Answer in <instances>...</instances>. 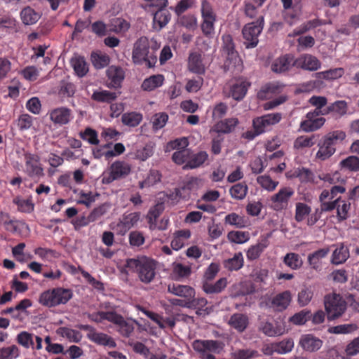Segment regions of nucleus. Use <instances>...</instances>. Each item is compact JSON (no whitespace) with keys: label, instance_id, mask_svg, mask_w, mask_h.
<instances>
[{"label":"nucleus","instance_id":"f257e3e1","mask_svg":"<svg viewBox=\"0 0 359 359\" xmlns=\"http://www.w3.org/2000/svg\"><path fill=\"white\" fill-rule=\"evenodd\" d=\"M158 46L146 36L139 38L133 44L132 60L135 65L145 64L149 68L154 67L157 62L156 51Z\"/></svg>","mask_w":359,"mask_h":359},{"label":"nucleus","instance_id":"f03ea898","mask_svg":"<svg viewBox=\"0 0 359 359\" xmlns=\"http://www.w3.org/2000/svg\"><path fill=\"white\" fill-rule=\"evenodd\" d=\"M126 266L136 271L140 280L144 283L151 282L156 275V262L147 257L129 259L127 260Z\"/></svg>","mask_w":359,"mask_h":359},{"label":"nucleus","instance_id":"7ed1b4c3","mask_svg":"<svg viewBox=\"0 0 359 359\" xmlns=\"http://www.w3.org/2000/svg\"><path fill=\"white\" fill-rule=\"evenodd\" d=\"M73 297L71 289L62 287L48 289L41 293L39 303L44 306L52 308L66 304Z\"/></svg>","mask_w":359,"mask_h":359},{"label":"nucleus","instance_id":"20e7f679","mask_svg":"<svg viewBox=\"0 0 359 359\" xmlns=\"http://www.w3.org/2000/svg\"><path fill=\"white\" fill-rule=\"evenodd\" d=\"M346 302L339 294H332L325 298V308L327 319L335 320L342 316L346 310Z\"/></svg>","mask_w":359,"mask_h":359},{"label":"nucleus","instance_id":"39448f33","mask_svg":"<svg viewBox=\"0 0 359 359\" xmlns=\"http://www.w3.org/2000/svg\"><path fill=\"white\" fill-rule=\"evenodd\" d=\"M281 119L282 114L278 112L268 114L254 119L252 123L254 131L252 133L248 132V140H252L269 130L272 126L279 123Z\"/></svg>","mask_w":359,"mask_h":359},{"label":"nucleus","instance_id":"423d86ee","mask_svg":"<svg viewBox=\"0 0 359 359\" xmlns=\"http://www.w3.org/2000/svg\"><path fill=\"white\" fill-rule=\"evenodd\" d=\"M222 39L223 42V52L226 57V61L224 64V69L226 70H230L232 68L239 67L241 65L242 62L238 52L235 50L232 36L230 34H224Z\"/></svg>","mask_w":359,"mask_h":359},{"label":"nucleus","instance_id":"0eeeda50","mask_svg":"<svg viewBox=\"0 0 359 359\" xmlns=\"http://www.w3.org/2000/svg\"><path fill=\"white\" fill-rule=\"evenodd\" d=\"M252 14H250L248 6V48H254L258 44V36L263 29L264 18L262 15H255V6L252 7Z\"/></svg>","mask_w":359,"mask_h":359},{"label":"nucleus","instance_id":"6e6552de","mask_svg":"<svg viewBox=\"0 0 359 359\" xmlns=\"http://www.w3.org/2000/svg\"><path fill=\"white\" fill-rule=\"evenodd\" d=\"M24 172L32 179L39 180L44 176L43 168L40 162V157L36 154L24 151Z\"/></svg>","mask_w":359,"mask_h":359},{"label":"nucleus","instance_id":"1a4fd4ad","mask_svg":"<svg viewBox=\"0 0 359 359\" xmlns=\"http://www.w3.org/2000/svg\"><path fill=\"white\" fill-rule=\"evenodd\" d=\"M260 330L265 335L270 337L281 336L289 330L286 326V323L282 318H278L275 320L274 323L269 322L263 323Z\"/></svg>","mask_w":359,"mask_h":359},{"label":"nucleus","instance_id":"9d476101","mask_svg":"<svg viewBox=\"0 0 359 359\" xmlns=\"http://www.w3.org/2000/svg\"><path fill=\"white\" fill-rule=\"evenodd\" d=\"M294 195L290 187H283L271 197V205L274 210H279L287 208L290 198Z\"/></svg>","mask_w":359,"mask_h":359},{"label":"nucleus","instance_id":"9b49d317","mask_svg":"<svg viewBox=\"0 0 359 359\" xmlns=\"http://www.w3.org/2000/svg\"><path fill=\"white\" fill-rule=\"evenodd\" d=\"M131 171L130 165L124 162L116 161L110 167L109 175L105 178L107 183H111L114 180L126 177Z\"/></svg>","mask_w":359,"mask_h":359},{"label":"nucleus","instance_id":"f8f14e48","mask_svg":"<svg viewBox=\"0 0 359 359\" xmlns=\"http://www.w3.org/2000/svg\"><path fill=\"white\" fill-rule=\"evenodd\" d=\"M321 63L319 60L310 54L301 55L294 59V66L307 71H316L320 68Z\"/></svg>","mask_w":359,"mask_h":359},{"label":"nucleus","instance_id":"ddd939ff","mask_svg":"<svg viewBox=\"0 0 359 359\" xmlns=\"http://www.w3.org/2000/svg\"><path fill=\"white\" fill-rule=\"evenodd\" d=\"M187 69L191 73L201 76L205 73V65L203 58L199 52L190 53L188 61Z\"/></svg>","mask_w":359,"mask_h":359},{"label":"nucleus","instance_id":"4468645a","mask_svg":"<svg viewBox=\"0 0 359 359\" xmlns=\"http://www.w3.org/2000/svg\"><path fill=\"white\" fill-rule=\"evenodd\" d=\"M330 248L326 247L318 249L310 254L307 257L308 264L310 267L316 271H320L322 269L323 259L327 257L330 253Z\"/></svg>","mask_w":359,"mask_h":359},{"label":"nucleus","instance_id":"2eb2a0df","mask_svg":"<svg viewBox=\"0 0 359 359\" xmlns=\"http://www.w3.org/2000/svg\"><path fill=\"white\" fill-rule=\"evenodd\" d=\"M285 88V85L278 81L269 83L262 86L257 93V97L260 100H269L273 96L282 93Z\"/></svg>","mask_w":359,"mask_h":359},{"label":"nucleus","instance_id":"dca6fc26","mask_svg":"<svg viewBox=\"0 0 359 359\" xmlns=\"http://www.w3.org/2000/svg\"><path fill=\"white\" fill-rule=\"evenodd\" d=\"M294 61L292 55L285 54L276 58L271 65V69L275 73H283L294 66Z\"/></svg>","mask_w":359,"mask_h":359},{"label":"nucleus","instance_id":"f3484780","mask_svg":"<svg viewBox=\"0 0 359 359\" xmlns=\"http://www.w3.org/2000/svg\"><path fill=\"white\" fill-rule=\"evenodd\" d=\"M299 345L306 351L315 352L322 347L323 341L313 334H305L301 336Z\"/></svg>","mask_w":359,"mask_h":359},{"label":"nucleus","instance_id":"a211bd4d","mask_svg":"<svg viewBox=\"0 0 359 359\" xmlns=\"http://www.w3.org/2000/svg\"><path fill=\"white\" fill-rule=\"evenodd\" d=\"M227 283V278L224 277L220 278L215 283H213L212 280L202 281V290L208 295L217 294L225 290Z\"/></svg>","mask_w":359,"mask_h":359},{"label":"nucleus","instance_id":"6ab92c4d","mask_svg":"<svg viewBox=\"0 0 359 359\" xmlns=\"http://www.w3.org/2000/svg\"><path fill=\"white\" fill-rule=\"evenodd\" d=\"M168 290L169 292L184 297L185 299L193 302L195 297V290L188 285H182L177 283L170 284Z\"/></svg>","mask_w":359,"mask_h":359},{"label":"nucleus","instance_id":"aec40b11","mask_svg":"<svg viewBox=\"0 0 359 359\" xmlns=\"http://www.w3.org/2000/svg\"><path fill=\"white\" fill-rule=\"evenodd\" d=\"M114 315L116 320L111 323L118 327V332L121 335L126 337H129L134 331L136 322L125 320L121 315L116 311Z\"/></svg>","mask_w":359,"mask_h":359},{"label":"nucleus","instance_id":"412c9836","mask_svg":"<svg viewBox=\"0 0 359 359\" xmlns=\"http://www.w3.org/2000/svg\"><path fill=\"white\" fill-rule=\"evenodd\" d=\"M140 215L137 212H131L128 215H123L122 219L117 224L118 233L124 235L138 222Z\"/></svg>","mask_w":359,"mask_h":359},{"label":"nucleus","instance_id":"4be33fe9","mask_svg":"<svg viewBox=\"0 0 359 359\" xmlns=\"http://www.w3.org/2000/svg\"><path fill=\"white\" fill-rule=\"evenodd\" d=\"M72 118V111L67 107H58L52 110L50 113V120L59 125L67 124Z\"/></svg>","mask_w":359,"mask_h":359},{"label":"nucleus","instance_id":"5701e85b","mask_svg":"<svg viewBox=\"0 0 359 359\" xmlns=\"http://www.w3.org/2000/svg\"><path fill=\"white\" fill-rule=\"evenodd\" d=\"M291 301V292L286 290L278 294L272 299L271 307L276 311H283L288 307Z\"/></svg>","mask_w":359,"mask_h":359},{"label":"nucleus","instance_id":"b1692460","mask_svg":"<svg viewBox=\"0 0 359 359\" xmlns=\"http://www.w3.org/2000/svg\"><path fill=\"white\" fill-rule=\"evenodd\" d=\"M251 276L255 283L252 285L250 289L248 288V293L257 292L263 288L262 285L266 283L268 278V271L266 269H256L252 272Z\"/></svg>","mask_w":359,"mask_h":359},{"label":"nucleus","instance_id":"393cba45","mask_svg":"<svg viewBox=\"0 0 359 359\" xmlns=\"http://www.w3.org/2000/svg\"><path fill=\"white\" fill-rule=\"evenodd\" d=\"M20 19L25 25L36 24L41 17L40 13L36 12L30 6H26L20 13Z\"/></svg>","mask_w":359,"mask_h":359},{"label":"nucleus","instance_id":"a878e982","mask_svg":"<svg viewBox=\"0 0 359 359\" xmlns=\"http://www.w3.org/2000/svg\"><path fill=\"white\" fill-rule=\"evenodd\" d=\"M107 75L110 80V86L118 88L124 79V72L120 67L110 66L107 70Z\"/></svg>","mask_w":359,"mask_h":359},{"label":"nucleus","instance_id":"bb28decb","mask_svg":"<svg viewBox=\"0 0 359 359\" xmlns=\"http://www.w3.org/2000/svg\"><path fill=\"white\" fill-rule=\"evenodd\" d=\"M349 256L350 254L348 247L344 243H340L337 245L332 252L331 263L334 265L341 264L348 259Z\"/></svg>","mask_w":359,"mask_h":359},{"label":"nucleus","instance_id":"cd10ccee","mask_svg":"<svg viewBox=\"0 0 359 359\" xmlns=\"http://www.w3.org/2000/svg\"><path fill=\"white\" fill-rule=\"evenodd\" d=\"M87 338L91 341L102 346L114 348L116 343L112 337L102 332H97L96 330L92 334H87Z\"/></svg>","mask_w":359,"mask_h":359},{"label":"nucleus","instance_id":"c85d7f7f","mask_svg":"<svg viewBox=\"0 0 359 359\" xmlns=\"http://www.w3.org/2000/svg\"><path fill=\"white\" fill-rule=\"evenodd\" d=\"M319 149L316 154V158L320 161H325L329 158L335 152V147H333L329 142L326 141L325 138L319 142L318 144Z\"/></svg>","mask_w":359,"mask_h":359},{"label":"nucleus","instance_id":"c756f323","mask_svg":"<svg viewBox=\"0 0 359 359\" xmlns=\"http://www.w3.org/2000/svg\"><path fill=\"white\" fill-rule=\"evenodd\" d=\"M191 237V231L189 229L177 231L174 233L171 241V247L174 250H179L182 248L187 240Z\"/></svg>","mask_w":359,"mask_h":359},{"label":"nucleus","instance_id":"7c9ffc66","mask_svg":"<svg viewBox=\"0 0 359 359\" xmlns=\"http://www.w3.org/2000/svg\"><path fill=\"white\" fill-rule=\"evenodd\" d=\"M247 93V83L245 81L236 83L230 87L227 97L240 101L243 99Z\"/></svg>","mask_w":359,"mask_h":359},{"label":"nucleus","instance_id":"2f4dec72","mask_svg":"<svg viewBox=\"0 0 359 359\" xmlns=\"http://www.w3.org/2000/svg\"><path fill=\"white\" fill-rule=\"evenodd\" d=\"M164 81L163 75H152L144 80L142 83V88L144 91H151L161 86Z\"/></svg>","mask_w":359,"mask_h":359},{"label":"nucleus","instance_id":"473e14b6","mask_svg":"<svg viewBox=\"0 0 359 359\" xmlns=\"http://www.w3.org/2000/svg\"><path fill=\"white\" fill-rule=\"evenodd\" d=\"M238 123V121L236 118H226L217 123L215 125V130L217 133H229L234 129Z\"/></svg>","mask_w":359,"mask_h":359},{"label":"nucleus","instance_id":"72a5a7b5","mask_svg":"<svg viewBox=\"0 0 359 359\" xmlns=\"http://www.w3.org/2000/svg\"><path fill=\"white\" fill-rule=\"evenodd\" d=\"M142 114L135 111L125 113L121 116L123 124L129 127L137 126L142 122Z\"/></svg>","mask_w":359,"mask_h":359},{"label":"nucleus","instance_id":"f704fd0d","mask_svg":"<svg viewBox=\"0 0 359 359\" xmlns=\"http://www.w3.org/2000/svg\"><path fill=\"white\" fill-rule=\"evenodd\" d=\"M129 28V22L121 18L113 19L109 25V31L116 34L125 33L128 30Z\"/></svg>","mask_w":359,"mask_h":359},{"label":"nucleus","instance_id":"c9c22d12","mask_svg":"<svg viewBox=\"0 0 359 359\" xmlns=\"http://www.w3.org/2000/svg\"><path fill=\"white\" fill-rule=\"evenodd\" d=\"M208 154L205 151H200L189 156L184 168L194 169L202 165L208 159Z\"/></svg>","mask_w":359,"mask_h":359},{"label":"nucleus","instance_id":"e433bc0d","mask_svg":"<svg viewBox=\"0 0 359 359\" xmlns=\"http://www.w3.org/2000/svg\"><path fill=\"white\" fill-rule=\"evenodd\" d=\"M114 313H115L114 311H100L89 313L88 315V318L90 320L97 323H100L103 320H107L111 323V321H114L116 320L114 318Z\"/></svg>","mask_w":359,"mask_h":359},{"label":"nucleus","instance_id":"4c0bfd02","mask_svg":"<svg viewBox=\"0 0 359 359\" xmlns=\"http://www.w3.org/2000/svg\"><path fill=\"white\" fill-rule=\"evenodd\" d=\"M116 97L117 95L116 93L110 92L106 90L95 91L91 96L92 100L96 102L107 103H111L115 100Z\"/></svg>","mask_w":359,"mask_h":359},{"label":"nucleus","instance_id":"58836bf2","mask_svg":"<svg viewBox=\"0 0 359 359\" xmlns=\"http://www.w3.org/2000/svg\"><path fill=\"white\" fill-rule=\"evenodd\" d=\"M293 339L288 338L285 339L278 343H275L271 345L272 350L280 354H285L292 351L294 348Z\"/></svg>","mask_w":359,"mask_h":359},{"label":"nucleus","instance_id":"ea45409f","mask_svg":"<svg viewBox=\"0 0 359 359\" xmlns=\"http://www.w3.org/2000/svg\"><path fill=\"white\" fill-rule=\"evenodd\" d=\"M229 323L232 327L241 332L247 327V317L241 313H235L231 316Z\"/></svg>","mask_w":359,"mask_h":359},{"label":"nucleus","instance_id":"a19ab883","mask_svg":"<svg viewBox=\"0 0 359 359\" xmlns=\"http://www.w3.org/2000/svg\"><path fill=\"white\" fill-rule=\"evenodd\" d=\"M243 257L241 252L236 253L232 258L224 261V266L229 271H237L243 265Z\"/></svg>","mask_w":359,"mask_h":359},{"label":"nucleus","instance_id":"79ce46f5","mask_svg":"<svg viewBox=\"0 0 359 359\" xmlns=\"http://www.w3.org/2000/svg\"><path fill=\"white\" fill-rule=\"evenodd\" d=\"M325 119L323 117L317 118L311 121H302L301 129L306 133L313 132L320 128L325 123Z\"/></svg>","mask_w":359,"mask_h":359},{"label":"nucleus","instance_id":"37998d69","mask_svg":"<svg viewBox=\"0 0 359 359\" xmlns=\"http://www.w3.org/2000/svg\"><path fill=\"white\" fill-rule=\"evenodd\" d=\"M90 57L94 67L97 69L107 67L110 62L109 57L106 54L92 53Z\"/></svg>","mask_w":359,"mask_h":359},{"label":"nucleus","instance_id":"c03bdc74","mask_svg":"<svg viewBox=\"0 0 359 359\" xmlns=\"http://www.w3.org/2000/svg\"><path fill=\"white\" fill-rule=\"evenodd\" d=\"M283 262L286 266L293 270L299 269L302 264L303 261L298 254L290 252L285 255Z\"/></svg>","mask_w":359,"mask_h":359},{"label":"nucleus","instance_id":"a18cd8bd","mask_svg":"<svg viewBox=\"0 0 359 359\" xmlns=\"http://www.w3.org/2000/svg\"><path fill=\"white\" fill-rule=\"evenodd\" d=\"M170 20V15L165 8L154 11V23L158 24L160 29L166 25Z\"/></svg>","mask_w":359,"mask_h":359},{"label":"nucleus","instance_id":"49530a36","mask_svg":"<svg viewBox=\"0 0 359 359\" xmlns=\"http://www.w3.org/2000/svg\"><path fill=\"white\" fill-rule=\"evenodd\" d=\"M13 203L18 206V210L20 212L30 213L34 210V204L30 200L16 196L13 199Z\"/></svg>","mask_w":359,"mask_h":359},{"label":"nucleus","instance_id":"de8ad7c7","mask_svg":"<svg viewBox=\"0 0 359 359\" xmlns=\"http://www.w3.org/2000/svg\"><path fill=\"white\" fill-rule=\"evenodd\" d=\"M316 142L315 135L305 136L302 135L297 137L294 142V147L297 149H302L304 148H310L314 145Z\"/></svg>","mask_w":359,"mask_h":359},{"label":"nucleus","instance_id":"09e8293b","mask_svg":"<svg viewBox=\"0 0 359 359\" xmlns=\"http://www.w3.org/2000/svg\"><path fill=\"white\" fill-rule=\"evenodd\" d=\"M168 120V115L166 113L161 112L155 114L152 117L151 122L154 131H157L163 128Z\"/></svg>","mask_w":359,"mask_h":359},{"label":"nucleus","instance_id":"8fccbe9b","mask_svg":"<svg viewBox=\"0 0 359 359\" xmlns=\"http://www.w3.org/2000/svg\"><path fill=\"white\" fill-rule=\"evenodd\" d=\"M80 137L93 145H97L100 142L97 133L91 128H86L83 131L80 132Z\"/></svg>","mask_w":359,"mask_h":359},{"label":"nucleus","instance_id":"3c124183","mask_svg":"<svg viewBox=\"0 0 359 359\" xmlns=\"http://www.w3.org/2000/svg\"><path fill=\"white\" fill-rule=\"evenodd\" d=\"M0 224L3 225L6 231L11 232L17 231L16 221L12 219L7 212H0Z\"/></svg>","mask_w":359,"mask_h":359},{"label":"nucleus","instance_id":"603ef678","mask_svg":"<svg viewBox=\"0 0 359 359\" xmlns=\"http://www.w3.org/2000/svg\"><path fill=\"white\" fill-rule=\"evenodd\" d=\"M188 145L189 141L187 137H183L180 138H177L174 140H171L168 142L166 146V150L170 151L176 149L177 151H180L182 149H186Z\"/></svg>","mask_w":359,"mask_h":359},{"label":"nucleus","instance_id":"864d4df0","mask_svg":"<svg viewBox=\"0 0 359 359\" xmlns=\"http://www.w3.org/2000/svg\"><path fill=\"white\" fill-rule=\"evenodd\" d=\"M351 203L344 201H340L337 205V214L339 221L346 220L348 217Z\"/></svg>","mask_w":359,"mask_h":359},{"label":"nucleus","instance_id":"5fc2aeb1","mask_svg":"<svg viewBox=\"0 0 359 359\" xmlns=\"http://www.w3.org/2000/svg\"><path fill=\"white\" fill-rule=\"evenodd\" d=\"M311 316V314L309 311L303 310L291 316L289 318V321L296 325H304L308 321Z\"/></svg>","mask_w":359,"mask_h":359},{"label":"nucleus","instance_id":"6e6d98bb","mask_svg":"<svg viewBox=\"0 0 359 359\" xmlns=\"http://www.w3.org/2000/svg\"><path fill=\"white\" fill-rule=\"evenodd\" d=\"M257 181L262 188L269 191H273L278 184V182L272 180L271 178L267 175L258 177Z\"/></svg>","mask_w":359,"mask_h":359},{"label":"nucleus","instance_id":"4d7b16f0","mask_svg":"<svg viewBox=\"0 0 359 359\" xmlns=\"http://www.w3.org/2000/svg\"><path fill=\"white\" fill-rule=\"evenodd\" d=\"M358 328L357 325L353 323L344 324L329 328V332L334 334H349Z\"/></svg>","mask_w":359,"mask_h":359},{"label":"nucleus","instance_id":"13d9d810","mask_svg":"<svg viewBox=\"0 0 359 359\" xmlns=\"http://www.w3.org/2000/svg\"><path fill=\"white\" fill-rule=\"evenodd\" d=\"M327 111L334 112L341 116L347 112V103L344 100L336 101L327 107Z\"/></svg>","mask_w":359,"mask_h":359},{"label":"nucleus","instance_id":"bf43d9fd","mask_svg":"<svg viewBox=\"0 0 359 359\" xmlns=\"http://www.w3.org/2000/svg\"><path fill=\"white\" fill-rule=\"evenodd\" d=\"M60 330L62 337L67 338L70 341L78 343L81 340L82 334L80 332L68 327H62Z\"/></svg>","mask_w":359,"mask_h":359},{"label":"nucleus","instance_id":"052dcab7","mask_svg":"<svg viewBox=\"0 0 359 359\" xmlns=\"http://www.w3.org/2000/svg\"><path fill=\"white\" fill-rule=\"evenodd\" d=\"M346 137V135L343 130H334L327 133L323 138L334 147L337 142L343 141Z\"/></svg>","mask_w":359,"mask_h":359},{"label":"nucleus","instance_id":"680f3d73","mask_svg":"<svg viewBox=\"0 0 359 359\" xmlns=\"http://www.w3.org/2000/svg\"><path fill=\"white\" fill-rule=\"evenodd\" d=\"M342 168L351 171L359 170V158L355 156H351L344 159L340 163Z\"/></svg>","mask_w":359,"mask_h":359},{"label":"nucleus","instance_id":"e2e57ef3","mask_svg":"<svg viewBox=\"0 0 359 359\" xmlns=\"http://www.w3.org/2000/svg\"><path fill=\"white\" fill-rule=\"evenodd\" d=\"M311 208L303 203H297L295 210V219L297 222L303 221L306 216L309 215Z\"/></svg>","mask_w":359,"mask_h":359},{"label":"nucleus","instance_id":"0e129e2a","mask_svg":"<svg viewBox=\"0 0 359 359\" xmlns=\"http://www.w3.org/2000/svg\"><path fill=\"white\" fill-rule=\"evenodd\" d=\"M219 264L215 262L211 263L205 269L202 281L213 280L219 271Z\"/></svg>","mask_w":359,"mask_h":359},{"label":"nucleus","instance_id":"69168bd1","mask_svg":"<svg viewBox=\"0 0 359 359\" xmlns=\"http://www.w3.org/2000/svg\"><path fill=\"white\" fill-rule=\"evenodd\" d=\"M231 196L237 200L243 199L247 194V185L238 183L230 189Z\"/></svg>","mask_w":359,"mask_h":359},{"label":"nucleus","instance_id":"338daca9","mask_svg":"<svg viewBox=\"0 0 359 359\" xmlns=\"http://www.w3.org/2000/svg\"><path fill=\"white\" fill-rule=\"evenodd\" d=\"M16 341L20 345L26 348L34 345L32 334L26 331L20 332L17 335Z\"/></svg>","mask_w":359,"mask_h":359},{"label":"nucleus","instance_id":"774afa93","mask_svg":"<svg viewBox=\"0 0 359 359\" xmlns=\"http://www.w3.org/2000/svg\"><path fill=\"white\" fill-rule=\"evenodd\" d=\"M19 355V349L15 345L0 348V359H13Z\"/></svg>","mask_w":359,"mask_h":359}]
</instances>
